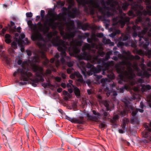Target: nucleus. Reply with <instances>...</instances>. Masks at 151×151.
<instances>
[{"instance_id": "obj_1", "label": "nucleus", "mask_w": 151, "mask_h": 151, "mask_svg": "<svg viewBox=\"0 0 151 151\" xmlns=\"http://www.w3.org/2000/svg\"><path fill=\"white\" fill-rule=\"evenodd\" d=\"M17 63L19 65H20L22 63V68H18L14 73L13 75L16 76L17 75L20 74V79L21 81H23L24 82H20L19 84L22 85H26L27 83L26 81H28L29 79L31 81L30 83L34 87H36L39 82L44 81L43 68L42 67L37 65L35 64L31 63L32 69L34 72H36V77L34 78H29L32 76L33 75L31 72H28V69L24 66V64L27 63V62L24 61L22 63V60L19 59Z\"/></svg>"}, {"instance_id": "obj_2", "label": "nucleus", "mask_w": 151, "mask_h": 151, "mask_svg": "<svg viewBox=\"0 0 151 151\" xmlns=\"http://www.w3.org/2000/svg\"><path fill=\"white\" fill-rule=\"evenodd\" d=\"M52 43L53 45L55 47H57L58 51L61 52L60 55L61 57H65L66 53L65 51L68 50L69 52L70 55L71 56H74L75 55V50L76 49L75 47H74L70 48L68 47V42H64L63 40L60 39L58 36H57L55 37H53L52 41Z\"/></svg>"}, {"instance_id": "obj_3", "label": "nucleus", "mask_w": 151, "mask_h": 151, "mask_svg": "<svg viewBox=\"0 0 151 151\" xmlns=\"http://www.w3.org/2000/svg\"><path fill=\"white\" fill-rule=\"evenodd\" d=\"M140 29V27L137 25H133L132 27V29L134 31L132 36L134 37L138 36L139 38V45L145 49L149 45V43L148 42V38H145L144 37V35L147 32L148 29L147 27H145L141 32H139L137 33V31L139 30Z\"/></svg>"}, {"instance_id": "obj_4", "label": "nucleus", "mask_w": 151, "mask_h": 151, "mask_svg": "<svg viewBox=\"0 0 151 151\" xmlns=\"http://www.w3.org/2000/svg\"><path fill=\"white\" fill-rule=\"evenodd\" d=\"M125 67L124 66H119L116 68V71L119 74L118 76L120 80L118 81L119 83L122 84L123 82L125 81L126 79L131 80L134 76L132 69L130 67L127 68V70H125Z\"/></svg>"}, {"instance_id": "obj_5", "label": "nucleus", "mask_w": 151, "mask_h": 151, "mask_svg": "<svg viewBox=\"0 0 151 151\" xmlns=\"http://www.w3.org/2000/svg\"><path fill=\"white\" fill-rule=\"evenodd\" d=\"M53 35L51 32L48 33L47 35V37L48 40L44 38L38 30H37L36 32L33 33L31 36V40L33 41H35L38 40L39 41H42L43 43L38 41L37 42V45L40 49H44L46 48L47 42L50 41V40L52 38Z\"/></svg>"}, {"instance_id": "obj_6", "label": "nucleus", "mask_w": 151, "mask_h": 151, "mask_svg": "<svg viewBox=\"0 0 151 151\" xmlns=\"http://www.w3.org/2000/svg\"><path fill=\"white\" fill-rule=\"evenodd\" d=\"M57 18L55 19L54 18H50L46 19L44 22L45 25L42 31L44 34L48 33L50 29V27H51L52 29L55 27L54 24L56 20H58L61 21L62 20L65 21L66 20V17L64 16L60 13L57 16Z\"/></svg>"}, {"instance_id": "obj_7", "label": "nucleus", "mask_w": 151, "mask_h": 151, "mask_svg": "<svg viewBox=\"0 0 151 151\" xmlns=\"http://www.w3.org/2000/svg\"><path fill=\"white\" fill-rule=\"evenodd\" d=\"M144 127L145 129L142 132V134L143 137L146 138L143 140L144 142L147 143L149 141H151V122L148 125L146 123L144 124Z\"/></svg>"}, {"instance_id": "obj_8", "label": "nucleus", "mask_w": 151, "mask_h": 151, "mask_svg": "<svg viewBox=\"0 0 151 151\" xmlns=\"http://www.w3.org/2000/svg\"><path fill=\"white\" fill-rule=\"evenodd\" d=\"M75 27L74 24H71V26L68 27V29L70 32L64 33V31H62L60 32V35L63 37L64 40L67 39H70L71 38H73L75 36L76 33V30H75L73 32H71L73 29H75Z\"/></svg>"}, {"instance_id": "obj_9", "label": "nucleus", "mask_w": 151, "mask_h": 151, "mask_svg": "<svg viewBox=\"0 0 151 151\" xmlns=\"http://www.w3.org/2000/svg\"><path fill=\"white\" fill-rule=\"evenodd\" d=\"M130 18L128 17L121 16L120 17V19L119 20L118 17H114L112 19L113 26H115L119 23L121 25V28H123L125 26L126 22H129L130 21Z\"/></svg>"}, {"instance_id": "obj_10", "label": "nucleus", "mask_w": 151, "mask_h": 151, "mask_svg": "<svg viewBox=\"0 0 151 151\" xmlns=\"http://www.w3.org/2000/svg\"><path fill=\"white\" fill-rule=\"evenodd\" d=\"M82 41L78 40H73L72 41L70 42H68V47H70V48H72L74 47H76V50H75L74 51H75V52L74 53L75 55L80 53V50L79 47L77 46H81L82 45Z\"/></svg>"}, {"instance_id": "obj_11", "label": "nucleus", "mask_w": 151, "mask_h": 151, "mask_svg": "<svg viewBox=\"0 0 151 151\" xmlns=\"http://www.w3.org/2000/svg\"><path fill=\"white\" fill-rule=\"evenodd\" d=\"M132 8L134 11L137 12V15L139 16H142V15L146 16L148 15L147 11L144 10L142 11H141L143 9V7L140 4H135L132 6Z\"/></svg>"}, {"instance_id": "obj_12", "label": "nucleus", "mask_w": 151, "mask_h": 151, "mask_svg": "<svg viewBox=\"0 0 151 151\" xmlns=\"http://www.w3.org/2000/svg\"><path fill=\"white\" fill-rule=\"evenodd\" d=\"M82 52L81 54L78 53L77 55H78V58L80 60H89L91 61L92 60L93 56L89 53L87 52L86 51H82Z\"/></svg>"}, {"instance_id": "obj_13", "label": "nucleus", "mask_w": 151, "mask_h": 151, "mask_svg": "<svg viewBox=\"0 0 151 151\" xmlns=\"http://www.w3.org/2000/svg\"><path fill=\"white\" fill-rule=\"evenodd\" d=\"M92 112L95 116H92L89 113H87L85 114L88 119L94 121L95 122H98L100 119V116H101L100 114L95 110H93Z\"/></svg>"}, {"instance_id": "obj_14", "label": "nucleus", "mask_w": 151, "mask_h": 151, "mask_svg": "<svg viewBox=\"0 0 151 151\" xmlns=\"http://www.w3.org/2000/svg\"><path fill=\"white\" fill-rule=\"evenodd\" d=\"M102 68V66L99 65H98L96 68L94 66L88 72V74L89 75H91L93 74L99 73L101 71Z\"/></svg>"}, {"instance_id": "obj_15", "label": "nucleus", "mask_w": 151, "mask_h": 151, "mask_svg": "<svg viewBox=\"0 0 151 151\" xmlns=\"http://www.w3.org/2000/svg\"><path fill=\"white\" fill-rule=\"evenodd\" d=\"M137 69V76H138L141 77L142 78H148L150 77V74L146 70H140L139 68H138Z\"/></svg>"}, {"instance_id": "obj_16", "label": "nucleus", "mask_w": 151, "mask_h": 151, "mask_svg": "<svg viewBox=\"0 0 151 151\" xmlns=\"http://www.w3.org/2000/svg\"><path fill=\"white\" fill-rule=\"evenodd\" d=\"M128 104H129V101H126L125 102V106L126 107H128L129 106ZM129 108H130V109H131V110H133L132 111V114H131L132 115V117H133L132 119L131 122H132V123H133L134 122H136V120H137V118H135L134 117L136 116V115L137 113V110L136 109L134 110H133V109H134L133 107L131 106H129Z\"/></svg>"}, {"instance_id": "obj_17", "label": "nucleus", "mask_w": 151, "mask_h": 151, "mask_svg": "<svg viewBox=\"0 0 151 151\" xmlns=\"http://www.w3.org/2000/svg\"><path fill=\"white\" fill-rule=\"evenodd\" d=\"M104 58H98V57L96 56L94 57H93L91 62L94 64L96 63L100 64L102 63L103 65L104 64Z\"/></svg>"}, {"instance_id": "obj_18", "label": "nucleus", "mask_w": 151, "mask_h": 151, "mask_svg": "<svg viewBox=\"0 0 151 151\" xmlns=\"http://www.w3.org/2000/svg\"><path fill=\"white\" fill-rule=\"evenodd\" d=\"M114 65V62L112 60L108 61L107 62H104L103 65L107 69L109 70V68L113 66Z\"/></svg>"}, {"instance_id": "obj_19", "label": "nucleus", "mask_w": 151, "mask_h": 151, "mask_svg": "<svg viewBox=\"0 0 151 151\" xmlns=\"http://www.w3.org/2000/svg\"><path fill=\"white\" fill-rule=\"evenodd\" d=\"M3 46L2 45H0V57L3 58V60L5 61H7L8 57L5 54V51H2Z\"/></svg>"}, {"instance_id": "obj_20", "label": "nucleus", "mask_w": 151, "mask_h": 151, "mask_svg": "<svg viewBox=\"0 0 151 151\" xmlns=\"http://www.w3.org/2000/svg\"><path fill=\"white\" fill-rule=\"evenodd\" d=\"M37 25L38 26V27L40 30H41L42 27V24L40 22H39L37 24H33L30 27L31 28L33 29L34 30H37Z\"/></svg>"}, {"instance_id": "obj_21", "label": "nucleus", "mask_w": 151, "mask_h": 151, "mask_svg": "<svg viewBox=\"0 0 151 151\" xmlns=\"http://www.w3.org/2000/svg\"><path fill=\"white\" fill-rule=\"evenodd\" d=\"M125 59L126 60L120 62L119 65H116V68H117V67H118L119 66H124L125 68V67L124 66V65H128L131 64L130 62L127 60L128 59V58H127V57H125Z\"/></svg>"}, {"instance_id": "obj_22", "label": "nucleus", "mask_w": 151, "mask_h": 151, "mask_svg": "<svg viewBox=\"0 0 151 151\" xmlns=\"http://www.w3.org/2000/svg\"><path fill=\"white\" fill-rule=\"evenodd\" d=\"M69 118V121H70L71 122L74 123H77L80 124H83V121L82 120H80L78 119L75 118H71L69 117H68Z\"/></svg>"}, {"instance_id": "obj_23", "label": "nucleus", "mask_w": 151, "mask_h": 151, "mask_svg": "<svg viewBox=\"0 0 151 151\" xmlns=\"http://www.w3.org/2000/svg\"><path fill=\"white\" fill-rule=\"evenodd\" d=\"M102 42L104 44H109L111 46H113L114 45V42H111L109 39H106L105 37L103 38Z\"/></svg>"}, {"instance_id": "obj_24", "label": "nucleus", "mask_w": 151, "mask_h": 151, "mask_svg": "<svg viewBox=\"0 0 151 151\" xmlns=\"http://www.w3.org/2000/svg\"><path fill=\"white\" fill-rule=\"evenodd\" d=\"M102 115L103 116L102 119L104 121H106L107 119H109L110 116V114L109 113L104 110Z\"/></svg>"}, {"instance_id": "obj_25", "label": "nucleus", "mask_w": 151, "mask_h": 151, "mask_svg": "<svg viewBox=\"0 0 151 151\" xmlns=\"http://www.w3.org/2000/svg\"><path fill=\"white\" fill-rule=\"evenodd\" d=\"M75 74L76 76L78 78H79L77 79L78 81L83 82V81L82 76L78 72H75Z\"/></svg>"}, {"instance_id": "obj_26", "label": "nucleus", "mask_w": 151, "mask_h": 151, "mask_svg": "<svg viewBox=\"0 0 151 151\" xmlns=\"http://www.w3.org/2000/svg\"><path fill=\"white\" fill-rule=\"evenodd\" d=\"M76 1L79 5L85 6L88 4L87 0H76Z\"/></svg>"}, {"instance_id": "obj_27", "label": "nucleus", "mask_w": 151, "mask_h": 151, "mask_svg": "<svg viewBox=\"0 0 151 151\" xmlns=\"http://www.w3.org/2000/svg\"><path fill=\"white\" fill-rule=\"evenodd\" d=\"M74 93L77 98H79L81 96L80 91L79 89L76 87L74 89Z\"/></svg>"}, {"instance_id": "obj_28", "label": "nucleus", "mask_w": 151, "mask_h": 151, "mask_svg": "<svg viewBox=\"0 0 151 151\" xmlns=\"http://www.w3.org/2000/svg\"><path fill=\"white\" fill-rule=\"evenodd\" d=\"M117 95V93L116 91H113L110 90H108L106 93V95L108 97L110 95L116 96Z\"/></svg>"}, {"instance_id": "obj_29", "label": "nucleus", "mask_w": 151, "mask_h": 151, "mask_svg": "<svg viewBox=\"0 0 151 151\" xmlns=\"http://www.w3.org/2000/svg\"><path fill=\"white\" fill-rule=\"evenodd\" d=\"M72 11L73 12L71 13V14L73 16H74L75 15H79V11L77 9L76 7H75L74 8L72 9Z\"/></svg>"}, {"instance_id": "obj_30", "label": "nucleus", "mask_w": 151, "mask_h": 151, "mask_svg": "<svg viewBox=\"0 0 151 151\" xmlns=\"http://www.w3.org/2000/svg\"><path fill=\"white\" fill-rule=\"evenodd\" d=\"M144 37L145 38H148V42L149 43V40H151V32H147L144 35Z\"/></svg>"}, {"instance_id": "obj_31", "label": "nucleus", "mask_w": 151, "mask_h": 151, "mask_svg": "<svg viewBox=\"0 0 151 151\" xmlns=\"http://www.w3.org/2000/svg\"><path fill=\"white\" fill-rule=\"evenodd\" d=\"M48 83H42V86L44 88H46L47 87H52L53 86L52 84L50 83V81L48 80Z\"/></svg>"}, {"instance_id": "obj_32", "label": "nucleus", "mask_w": 151, "mask_h": 151, "mask_svg": "<svg viewBox=\"0 0 151 151\" xmlns=\"http://www.w3.org/2000/svg\"><path fill=\"white\" fill-rule=\"evenodd\" d=\"M90 4L95 8L98 9L100 6L99 3L98 2L94 3L93 0L90 1Z\"/></svg>"}, {"instance_id": "obj_33", "label": "nucleus", "mask_w": 151, "mask_h": 151, "mask_svg": "<svg viewBox=\"0 0 151 151\" xmlns=\"http://www.w3.org/2000/svg\"><path fill=\"white\" fill-rule=\"evenodd\" d=\"M129 5V4L127 2H125L123 3L122 6V8L124 10H126L127 9Z\"/></svg>"}, {"instance_id": "obj_34", "label": "nucleus", "mask_w": 151, "mask_h": 151, "mask_svg": "<svg viewBox=\"0 0 151 151\" xmlns=\"http://www.w3.org/2000/svg\"><path fill=\"white\" fill-rule=\"evenodd\" d=\"M90 48V45L86 43L83 46L82 50V51H86V50L89 49Z\"/></svg>"}, {"instance_id": "obj_35", "label": "nucleus", "mask_w": 151, "mask_h": 151, "mask_svg": "<svg viewBox=\"0 0 151 151\" xmlns=\"http://www.w3.org/2000/svg\"><path fill=\"white\" fill-rule=\"evenodd\" d=\"M112 51L107 52L104 58L105 59L107 60H108L110 58V56L112 54Z\"/></svg>"}, {"instance_id": "obj_36", "label": "nucleus", "mask_w": 151, "mask_h": 151, "mask_svg": "<svg viewBox=\"0 0 151 151\" xmlns=\"http://www.w3.org/2000/svg\"><path fill=\"white\" fill-rule=\"evenodd\" d=\"M140 57L137 55L134 56L132 55H131L129 57H128V59H135L136 60H139L140 59Z\"/></svg>"}, {"instance_id": "obj_37", "label": "nucleus", "mask_w": 151, "mask_h": 151, "mask_svg": "<svg viewBox=\"0 0 151 151\" xmlns=\"http://www.w3.org/2000/svg\"><path fill=\"white\" fill-rule=\"evenodd\" d=\"M134 52L141 56L143 55H144L143 52L141 49L139 50L136 49L134 51Z\"/></svg>"}, {"instance_id": "obj_38", "label": "nucleus", "mask_w": 151, "mask_h": 151, "mask_svg": "<svg viewBox=\"0 0 151 151\" xmlns=\"http://www.w3.org/2000/svg\"><path fill=\"white\" fill-rule=\"evenodd\" d=\"M133 6V5H132L131 7H132L131 9L129 11V12H128V13H127L128 15L130 16H132V17L135 16L134 13V12L133 11V10L134 11V10L132 8V7Z\"/></svg>"}, {"instance_id": "obj_39", "label": "nucleus", "mask_w": 151, "mask_h": 151, "mask_svg": "<svg viewBox=\"0 0 151 151\" xmlns=\"http://www.w3.org/2000/svg\"><path fill=\"white\" fill-rule=\"evenodd\" d=\"M129 39V37L127 35H125L122 37H120L119 38L120 40H122L123 41H125Z\"/></svg>"}, {"instance_id": "obj_40", "label": "nucleus", "mask_w": 151, "mask_h": 151, "mask_svg": "<svg viewBox=\"0 0 151 151\" xmlns=\"http://www.w3.org/2000/svg\"><path fill=\"white\" fill-rule=\"evenodd\" d=\"M8 27H6L5 28H3L0 33V35L2 36H4L6 31L8 29Z\"/></svg>"}, {"instance_id": "obj_41", "label": "nucleus", "mask_w": 151, "mask_h": 151, "mask_svg": "<svg viewBox=\"0 0 151 151\" xmlns=\"http://www.w3.org/2000/svg\"><path fill=\"white\" fill-rule=\"evenodd\" d=\"M142 21V19L141 16H139L135 20V23L136 24H138L139 22H141Z\"/></svg>"}, {"instance_id": "obj_42", "label": "nucleus", "mask_w": 151, "mask_h": 151, "mask_svg": "<svg viewBox=\"0 0 151 151\" xmlns=\"http://www.w3.org/2000/svg\"><path fill=\"white\" fill-rule=\"evenodd\" d=\"M48 15L50 17H53L52 18H54L55 19H56L57 18V16L58 15H56V16H55V14L53 13V12L52 11H49L48 12Z\"/></svg>"}, {"instance_id": "obj_43", "label": "nucleus", "mask_w": 151, "mask_h": 151, "mask_svg": "<svg viewBox=\"0 0 151 151\" xmlns=\"http://www.w3.org/2000/svg\"><path fill=\"white\" fill-rule=\"evenodd\" d=\"M119 117V116L118 115H116L114 116L113 119L111 120V122L112 123L115 122L116 120H117Z\"/></svg>"}, {"instance_id": "obj_44", "label": "nucleus", "mask_w": 151, "mask_h": 151, "mask_svg": "<svg viewBox=\"0 0 151 151\" xmlns=\"http://www.w3.org/2000/svg\"><path fill=\"white\" fill-rule=\"evenodd\" d=\"M32 62L35 63H38L39 62V58L36 56H34L32 60Z\"/></svg>"}, {"instance_id": "obj_45", "label": "nucleus", "mask_w": 151, "mask_h": 151, "mask_svg": "<svg viewBox=\"0 0 151 151\" xmlns=\"http://www.w3.org/2000/svg\"><path fill=\"white\" fill-rule=\"evenodd\" d=\"M102 74L104 75H107L108 72L109 71V70L108 69H106V68H104L103 69L102 68Z\"/></svg>"}, {"instance_id": "obj_46", "label": "nucleus", "mask_w": 151, "mask_h": 151, "mask_svg": "<svg viewBox=\"0 0 151 151\" xmlns=\"http://www.w3.org/2000/svg\"><path fill=\"white\" fill-rule=\"evenodd\" d=\"M105 16H106L107 17H109L110 16H111L113 15V14L111 12H109V11H108L107 12H105L104 14H103Z\"/></svg>"}, {"instance_id": "obj_47", "label": "nucleus", "mask_w": 151, "mask_h": 151, "mask_svg": "<svg viewBox=\"0 0 151 151\" xmlns=\"http://www.w3.org/2000/svg\"><path fill=\"white\" fill-rule=\"evenodd\" d=\"M89 25L88 23L85 24H83L81 28V29L84 30H86L87 29V28L88 27Z\"/></svg>"}, {"instance_id": "obj_48", "label": "nucleus", "mask_w": 151, "mask_h": 151, "mask_svg": "<svg viewBox=\"0 0 151 151\" xmlns=\"http://www.w3.org/2000/svg\"><path fill=\"white\" fill-rule=\"evenodd\" d=\"M147 9L148 8L149 9H151V1L148 0L147 2Z\"/></svg>"}, {"instance_id": "obj_49", "label": "nucleus", "mask_w": 151, "mask_h": 151, "mask_svg": "<svg viewBox=\"0 0 151 151\" xmlns=\"http://www.w3.org/2000/svg\"><path fill=\"white\" fill-rule=\"evenodd\" d=\"M99 11L101 12L102 14H104L105 11H104V7L100 6L98 8Z\"/></svg>"}, {"instance_id": "obj_50", "label": "nucleus", "mask_w": 151, "mask_h": 151, "mask_svg": "<svg viewBox=\"0 0 151 151\" xmlns=\"http://www.w3.org/2000/svg\"><path fill=\"white\" fill-rule=\"evenodd\" d=\"M24 129L27 133V137L29 139V130L28 129V126H24Z\"/></svg>"}, {"instance_id": "obj_51", "label": "nucleus", "mask_w": 151, "mask_h": 151, "mask_svg": "<svg viewBox=\"0 0 151 151\" xmlns=\"http://www.w3.org/2000/svg\"><path fill=\"white\" fill-rule=\"evenodd\" d=\"M45 59V60L43 61V64L45 66H47L48 63H49V61L48 59L46 58Z\"/></svg>"}, {"instance_id": "obj_52", "label": "nucleus", "mask_w": 151, "mask_h": 151, "mask_svg": "<svg viewBox=\"0 0 151 151\" xmlns=\"http://www.w3.org/2000/svg\"><path fill=\"white\" fill-rule=\"evenodd\" d=\"M74 70V69L73 67H70L68 68L67 70V72L68 73L70 74L73 70Z\"/></svg>"}, {"instance_id": "obj_53", "label": "nucleus", "mask_w": 151, "mask_h": 151, "mask_svg": "<svg viewBox=\"0 0 151 151\" xmlns=\"http://www.w3.org/2000/svg\"><path fill=\"white\" fill-rule=\"evenodd\" d=\"M19 123L22 125H24L27 123V122L25 119H21L19 121Z\"/></svg>"}, {"instance_id": "obj_54", "label": "nucleus", "mask_w": 151, "mask_h": 151, "mask_svg": "<svg viewBox=\"0 0 151 151\" xmlns=\"http://www.w3.org/2000/svg\"><path fill=\"white\" fill-rule=\"evenodd\" d=\"M11 46L13 48H16L17 47V44L16 41H13L11 43Z\"/></svg>"}, {"instance_id": "obj_55", "label": "nucleus", "mask_w": 151, "mask_h": 151, "mask_svg": "<svg viewBox=\"0 0 151 151\" xmlns=\"http://www.w3.org/2000/svg\"><path fill=\"white\" fill-rule=\"evenodd\" d=\"M107 77L110 79H113L114 78V76L113 73H111L110 74H107Z\"/></svg>"}, {"instance_id": "obj_56", "label": "nucleus", "mask_w": 151, "mask_h": 151, "mask_svg": "<svg viewBox=\"0 0 151 151\" xmlns=\"http://www.w3.org/2000/svg\"><path fill=\"white\" fill-rule=\"evenodd\" d=\"M129 122V120L127 118H124L122 120V124L126 125Z\"/></svg>"}, {"instance_id": "obj_57", "label": "nucleus", "mask_w": 151, "mask_h": 151, "mask_svg": "<svg viewBox=\"0 0 151 151\" xmlns=\"http://www.w3.org/2000/svg\"><path fill=\"white\" fill-rule=\"evenodd\" d=\"M129 122V120L127 118H124L122 120V124L126 125Z\"/></svg>"}, {"instance_id": "obj_58", "label": "nucleus", "mask_w": 151, "mask_h": 151, "mask_svg": "<svg viewBox=\"0 0 151 151\" xmlns=\"http://www.w3.org/2000/svg\"><path fill=\"white\" fill-rule=\"evenodd\" d=\"M129 122V120L127 118H124L122 120V124L126 125Z\"/></svg>"}, {"instance_id": "obj_59", "label": "nucleus", "mask_w": 151, "mask_h": 151, "mask_svg": "<svg viewBox=\"0 0 151 151\" xmlns=\"http://www.w3.org/2000/svg\"><path fill=\"white\" fill-rule=\"evenodd\" d=\"M91 37L93 42V41L96 42L98 41V39L96 37V35L95 34L93 35H92Z\"/></svg>"}, {"instance_id": "obj_60", "label": "nucleus", "mask_w": 151, "mask_h": 151, "mask_svg": "<svg viewBox=\"0 0 151 151\" xmlns=\"http://www.w3.org/2000/svg\"><path fill=\"white\" fill-rule=\"evenodd\" d=\"M15 25V23L12 21L10 22V24H8V27L9 28V29H11L12 26H14Z\"/></svg>"}, {"instance_id": "obj_61", "label": "nucleus", "mask_w": 151, "mask_h": 151, "mask_svg": "<svg viewBox=\"0 0 151 151\" xmlns=\"http://www.w3.org/2000/svg\"><path fill=\"white\" fill-rule=\"evenodd\" d=\"M66 64L68 67L70 68L72 67L73 65V62L69 61L67 62Z\"/></svg>"}, {"instance_id": "obj_62", "label": "nucleus", "mask_w": 151, "mask_h": 151, "mask_svg": "<svg viewBox=\"0 0 151 151\" xmlns=\"http://www.w3.org/2000/svg\"><path fill=\"white\" fill-rule=\"evenodd\" d=\"M94 66L93 65L89 63H88L86 65V67L87 68H90L91 69Z\"/></svg>"}, {"instance_id": "obj_63", "label": "nucleus", "mask_w": 151, "mask_h": 151, "mask_svg": "<svg viewBox=\"0 0 151 151\" xmlns=\"http://www.w3.org/2000/svg\"><path fill=\"white\" fill-rule=\"evenodd\" d=\"M118 47H122L124 46V43L121 42L119 41L117 44Z\"/></svg>"}, {"instance_id": "obj_64", "label": "nucleus", "mask_w": 151, "mask_h": 151, "mask_svg": "<svg viewBox=\"0 0 151 151\" xmlns=\"http://www.w3.org/2000/svg\"><path fill=\"white\" fill-rule=\"evenodd\" d=\"M45 15V11L44 10H41L40 12V15L42 18L43 19Z\"/></svg>"}]
</instances>
